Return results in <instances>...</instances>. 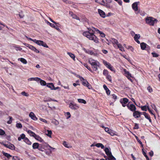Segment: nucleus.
<instances>
[{
    "label": "nucleus",
    "instance_id": "42",
    "mask_svg": "<svg viewBox=\"0 0 160 160\" xmlns=\"http://www.w3.org/2000/svg\"><path fill=\"white\" fill-rule=\"evenodd\" d=\"M52 122L55 125H58L59 124V122L56 119L53 120Z\"/></svg>",
    "mask_w": 160,
    "mask_h": 160
},
{
    "label": "nucleus",
    "instance_id": "23",
    "mask_svg": "<svg viewBox=\"0 0 160 160\" xmlns=\"http://www.w3.org/2000/svg\"><path fill=\"white\" fill-rule=\"evenodd\" d=\"M111 41L112 42L113 46L114 47H116V46H117L118 44H119L117 40L114 38H112L111 39Z\"/></svg>",
    "mask_w": 160,
    "mask_h": 160
},
{
    "label": "nucleus",
    "instance_id": "8",
    "mask_svg": "<svg viewBox=\"0 0 160 160\" xmlns=\"http://www.w3.org/2000/svg\"><path fill=\"white\" fill-rule=\"evenodd\" d=\"M103 63L107 68L110 69L111 71L115 72V70L113 68V67L109 63L104 60H103Z\"/></svg>",
    "mask_w": 160,
    "mask_h": 160
},
{
    "label": "nucleus",
    "instance_id": "29",
    "mask_svg": "<svg viewBox=\"0 0 160 160\" xmlns=\"http://www.w3.org/2000/svg\"><path fill=\"white\" fill-rule=\"evenodd\" d=\"M103 87L104 89L106 90L107 94L108 95H109L110 94V91L108 89L107 87L105 85H103Z\"/></svg>",
    "mask_w": 160,
    "mask_h": 160
},
{
    "label": "nucleus",
    "instance_id": "45",
    "mask_svg": "<svg viewBox=\"0 0 160 160\" xmlns=\"http://www.w3.org/2000/svg\"><path fill=\"white\" fill-rule=\"evenodd\" d=\"M21 94L22 95L26 97H28L29 95V94L28 93L24 91L22 92H21Z\"/></svg>",
    "mask_w": 160,
    "mask_h": 160
},
{
    "label": "nucleus",
    "instance_id": "37",
    "mask_svg": "<svg viewBox=\"0 0 160 160\" xmlns=\"http://www.w3.org/2000/svg\"><path fill=\"white\" fill-rule=\"evenodd\" d=\"M39 144L38 143H34L32 145V148L34 149L38 148L39 147Z\"/></svg>",
    "mask_w": 160,
    "mask_h": 160
},
{
    "label": "nucleus",
    "instance_id": "43",
    "mask_svg": "<svg viewBox=\"0 0 160 160\" xmlns=\"http://www.w3.org/2000/svg\"><path fill=\"white\" fill-rule=\"evenodd\" d=\"M40 84L42 86H45L46 85H47V84L45 81L42 79H41L40 80Z\"/></svg>",
    "mask_w": 160,
    "mask_h": 160
},
{
    "label": "nucleus",
    "instance_id": "12",
    "mask_svg": "<svg viewBox=\"0 0 160 160\" xmlns=\"http://www.w3.org/2000/svg\"><path fill=\"white\" fill-rule=\"evenodd\" d=\"M83 50L87 53L91 55H92L95 56H97L98 54L97 53H95L92 51L90 50H87L85 48H84Z\"/></svg>",
    "mask_w": 160,
    "mask_h": 160
},
{
    "label": "nucleus",
    "instance_id": "60",
    "mask_svg": "<svg viewBox=\"0 0 160 160\" xmlns=\"http://www.w3.org/2000/svg\"><path fill=\"white\" fill-rule=\"evenodd\" d=\"M39 120L41 121H42L44 122L45 123H47L48 122L46 120L43 119L42 118H39Z\"/></svg>",
    "mask_w": 160,
    "mask_h": 160
},
{
    "label": "nucleus",
    "instance_id": "13",
    "mask_svg": "<svg viewBox=\"0 0 160 160\" xmlns=\"http://www.w3.org/2000/svg\"><path fill=\"white\" fill-rule=\"evenodd\" d=\"M142 113L138 111H135L133 113V116L135 118H138L140 117Z\"/></svg>",
    "mask_w": 160,
    "mask_h": 160
},
{
    "label": "nucleus",
    "instance_id": "19",
    "mask_svg": "<svg viewBox=\"0 0 160 160\" xmlns=\"http://www.w3.org/2000/svg\"><path fill=\"white\" fill-rule=\"evenodd\" d=\"M69 15L72 17L73 19H75L77 20L80 21L79 18L76 15L74 14L72 12H70L69 13Z\"/></svg>",
    "mask_w": 160,
    "mask_h": 160
},
{
    "label": "nucleus",
    "instance_id": "46",
    "mask_svg": "<svg viewBox=\"0 0 160 160\" xmlns=\"http://www.w3.org/2000/svg\"><path fill=\"white\" fill-rule=\"evenodd\" d=\"M13 47L17 51H21L22 49V48L16 46H13Z\"/></svg>",
    "mask_w": 160,
    "mask_h": 160
},
{
    "label": "nucleus",
    "instance_id": "51",
    "mask_svg": "<svg viewBox=\"0 0 160 160\" xmlns=\"http://www.w3.org/2000/svg\"><path fill=\"white\" fill-rule=\"evenodd\" d=\"M18 15L20 18H23L24 17V15L22 11L19 12Z\"/></svg>",
    "mask_w": 160,
    "mask_h": 160
},
{
    "label": "nucleus",
    "instance_id": "53",
    "mask_svg": "<svg viewBox=\"0 0 160 160\" xmlns=\"http://www.w3.org/2000/svg\"><path fill=\"white\" fill-rule=\"evenodd\" d=\"M16 126L17 128H22V125L20 123H17L16 124Z\"/></svg>",
    "mask_w": 160,
    "mask_h": 160
},
{
    "label": "nucleus",
    "instance_id": "35",
    "mask_svg": "<svg viewBox=\"0 0 160 160\" xmlns=\"http://www.w3.org/2000/svg\"><path fill=\"white\" fill-rule=\"evenodd\" d=\"M141 108L142 110L145 111H147V109L148 110V108H149V107L146 105L141 106Z\"/></svg>",
    "mask_w": 160,
    "mask_h": 160
},
{
    "label": "nucleus",
    "instance_id": "7",
    "mask_svg": "<svg viewBox=\"0 0 160 160\" xmlns=\"http://www.w3.org/2000/svg\"><path fill=\"white\" fill-rule=\"evenodd\" d=\"M2 144L6 147L12 150H14L15 147L13 144H12L9 142L7 143H2Z\"/></svg>",
    "mask_w": 160,
    "mask_h": 160
},
{
    "label": "nucleus",
    "instance_id": "63",
    "mask_svg": "<svg viewBox=\"0 0 160 160\" xmlns=\"http://www.w3.org/2000/svg\"><path fill=\"white\" fill-rule=\"evenodd\" d=\"M20 136L22 139H23V140H24L25 138H26L25 137V135L24 134H22Z\"/></svg>",
    "mask_w": 160,
    "mask_h": 160
},
{
    "label": "nucleus",
    "instance_id": "36",
    "mask_svg": "<svg viewBox=\"0 0 160 160\" xmlns=\"http://www.w3.org/2000/svg\"><path fill=\"white\" fill-rule=\"evenodd\" d=\"M78 102L80 103L86 104L87 103L86 101L85 100L82 99H78Z\"/></svg>",
    "mask_w": 160,
    "mask_h": 160
},
{
    "label": "nucleus",
    "instance_id": "17",
    "mask_svg": "<svg viewBox=\"0 0 160 160\" xmlns=\"http://www.w3.org/2000/svg\"><path fill=\"white\" fill-rule=\"evenodd\" d=\"M140 38V35L139 34H136L134 37L135 41L138 43H140V41L138 40Z\"/></svg>",
    "mask_w": 160,
    "mask_h": 160
},
{
    "label": "nucleus",
    "instance_id": "4",
    "mask_svg": "<svg viewBox=\"0 0 160 160\" xmlns=\"http://www.w3.org/2000/svg\"><path fill=\"white\" fill-rule=\"evenodd\" d=\"M46 153L48 155H50L52 152L55 148L51 147L48 144H46L44 147Z\"/></svg>",
    "mask_w": 160,
    "mask_h": 160
},
{
    "label": "nucleus",
    "instance_id": "22",
    "mask_svg": "<svg viewBox=\"0 0 160 160\" xmlns=\"http://www.w3.org/2000/svg\"><path fill=\"white\" fill-rule=\"evenodd\" d=\"M98 12L100 15L103 18H104L106 17L105 12L102 10L100 9H98Z\"/></svg>",
    "mask_w": 160,
    "mask_h": 160
},
{
    "label": "nucleus",
    "instance_id": "9",
    "mask_svg": "<svg viewBox=\"0 0 160 160\" xmlns=\"http://www.w3.org/2000/svg\"><path fill=\"white\" fill-rule=\"evenodd\" d=\"M69 107L72 109L77 110L78 109L79 107L76 104L71 102L69 104Z\"/></svg>",
    "mask_w": 160,
    "mask_h": 160
},
{
    "label": "nucleus",
    "instance_id": "15",
    "mask_svg": "<svg viewBox=\"0 0 160 160\" xmlns=\"http://www.w3.org/2000/svg\"><path fill=\"white\" fill-rule=\"evenodd\" d=\"M31 50L33 51L36 53H39L40 52L37 49L34 47L30 45L28 47Z\"/></svg>",
    "mask_w": 160,
    "mask_h": 160
},
{
    "label": "nucleus",
    "instance_id": "59",
    "mask_svg": "<svg viewBox=\"0 0 160 160\" xmlns=\"http://www.w3.org/2000/svg\"><path fill=\"white\" fill-rule=\"evenodd\" d=\"M84 66L88 70H89L90 71H91V72H92V71L91 69L89 67L87 64H84Z\"/></svg>",
    "mask_w": 160,
    "mask_h": 160
},
{
    "label": "nucleus",
    "instance_id": "33",
    "mask_svg": "<svg viewBox=\"0 0 160 160\" xmlns=\"http://www.w3.org/2000/svg\"><path fill=\"white\" fill-rule=\"evenodd\" d=\"M117 46L120 51L122 52L124 51V48L121 44L119 43Z\"/></svg>",
    "mask_w": 160,
    "mask_h": 160
},
{
    "label": "nucleus",
    "instance_id": "21",
    "mask_svg": "<svg viewBox=\"0 0 160 160\" xmlns=\"http://www.w3.org/2000/svg\"><path fill=\"white\" fill-rule=\"evenodd\" d=\"M95 2L99 3L101 5L106 6L107 7H108V6L107 5V3L105 2L103 0H95Z\"/></svg>",
    "mask_w": 160,
    "mask_h": 160
},
{
    "label": "nucleus",
    "instance_id": "64",
    "mask_svg": "<svg viewBox=\"0 0 160 160\" xmlns=\"http://www.w3.org/2000/svg\"><path fill=\"white\" fill-rule=\"evenodd\" d=\"M12 159L13 160H20L19 158L17 156H13Z\"/></svg>",
    "mask_w": 160,
    "mask_h": 160
},
{
    "label": "nucleus",
    "instance_id": "14",
    "mask_svg": "<svg viewBox=\"0 0 160 160\" xmlns=\"http://www.w3.org/2000/svg\"><path fill=\"white\" fill-rule=\"evenodd\" d=\"M29 117L33 120L36 121L38 120V118L36 117L35 114L32 112L30 113L29 115Z\"/></svg>",
    "mask_w": 160,
    "mask_h": 160
},
{
    "label": "nucleus",
    "instance_id": "20",
    "mask_svg": "<svg viewBox=\"0 0 160 160\" xmlns=\"http://www.w3.org/2000/svg\"><path fill=\"white\" fill-rule=\"evenodd\" d=\"M128 108L132 111H134L136 109V108L134 105L132 104L127 106Z\"/></svg>",
    "mask_w": 160,
    "mask_h": 160
},
{
    "label": "nucleus",
    "instance_id": "27",
    "mask_svg": "<svg viewBox=\"0 0 160 160\" xmlns=\"http://www.w3.org/2000/svg\"><path fill=\"white\" fill-rule=\"evenodd\" d=\"M142 114L144 115L145 117L147 119H148L150 122H151L152 121L151 119L149 116L148 115V114L147 113L145 112H142Z\"/></svg>",
    "mask_w": 160,
    "mask_h": 160
},
{
    "label": "nucleus",
    "instance_id": "5",
    "mask_svg": "<svg viewBox=\"0 0 160 160\" xmlns=\"http://www.w3.org/2000/svg\"><path fill=\"white\" fill-rule=\"evenodd\" d=\"M80 81L82 82V85L84 86L87 87L89 89H92V88L91 85L86 80L83 78H80Z\"/></svg>",
    "mask_w": 160,
    "mask_h": 160
},
{
    "label": "nucleus",
    "instance_id": "40",
    "mask_svg": "<svg viewBox=\"0 0 160 160\" xmlns=\"http://www.w3.org/2000/svg\"><path fill=\"white\" fill-rule=\"evenodd\" d=\"M116 132L113 130H111L110 131L108 134H109L111 136H114V135H117V134L115 133Z\"/></svg>",
    "mask_w": 160,
    "mask_h": 160
},
{
    "label": "nucleus",
    "instance_id": "56",
    "mask_svg": "<svg viewBox=\"0 0 160 160\" xmlns=\"http://www.w3.org/2000/svg\"><path fill=\"white\" fill-rule=\"evenodd\" d=\"M9 120L7 122V123L8 124H11L12 122V118L11 117H9Z\"/></svg>",
    "mask_w": 160,
    "mask_h": 160
},
{
    "label": "nucleus",
    "instance_id": "41",
    "mask_svg": "<svg viewBox=\"0 0 160 160\" xmlns=\"http://www.w3.org/2000/svg\"><path fill=\"white\" fill-rule=\"evenodd\" d=\"M65 115L67 119H68L70 118L71 117V114L69 112H65Z\"/></svg>",
    "mask_w": 160,
    "mask_h": 160
},
{
    "label": "nucleus",
    "instance_id": "10",
    "mask_svg": "<svg viewBox=\"0 0 160 160\" xmlns=\"http://www.w3.org/2000/svg\"><path fill=\"white\" fill-rule=\"evenodd\" d=\"M43 132L47 136H48L50 138H52V132L51 130H47L45 129L43 130Z\"/></svg>",
    "mask_w": 160,
    "mask_h": 160
},
{
    "label": "nucleus",
    "instance_id": "24",
    "mask_svg": "<svg viewBox=\"0 0 160 160\" xmlns=\"http://www.w3.org/2000/svg\"><path fill=\"white\" fill-rule=\"evenodd\" d=\"M47 86L48 88H50L52 90L54 89V86L52 83H48L47 84Z\"/></svg>",
    "mask_w": 160,
    "mask_h": 160
},
{
    "label": "nucleus",
    "instance_id": "18",
    "mask_svg": "<svg viewBox=\"0 0 160 160\" xmlns=\"http://www.w3.org/2000/svg\"><path fill=\"white\" fill-rule=\"evenodd\" d=\"M122 70L124 72L125 76L127 77L129 79L131 77V74L129 72L127 71L125 69L123 68Z\"/></svg>",
    "mask_w": 160,
    "mask_h": 160
},
{
    "label": "nucleus",
    "instance_id": "62",
    "mask_svg": "<svg viewBox=\"0 0 160 160\" xmlns=\"http://www.w3.org/2000/svg\"><path fill=\"white\" fill-rule=\"evenodd\" d=\"M41 79L40 78L38 77L34 78V81H36L37 82H39L41 80Z\"/></svg>",
    "mask_w": 160,
    "mask_h": 160
},
{
    "label": "nucleus",
    "instance_id": "30",
    "mask_svg": "<svg viewBox=\"0 0 160 160\" xmlns=\"http://www.w3.org/2000/svg\"><path fill=\"white\" fill-rule=\"evenodd\" d=\"M104 151L106 153V154L109 156L111 154H112L111 152L109 151V149L108 148H106L105 149Z\"/></svg>",
    "mask_w": 160,
    "mask_h": 160
},
{
    "label": "nucleus",
    "instance_id": "6",
    "mask_svg": "<svg viewBox=\"0 0 160 160\" xmlns=\"http://www.w3.org/2000/svg\"><path fill=\"white\" fill-rule=\"evenodd\" d=\"M34 41L35 42V43L38 45L42 46L46 48H48V47L47 45V44L45 42H43L42 41L38 40L36 39V40H34Z\"/></svg>",
    "mask_w": 160,
    "mask_h": 160
},
{
    "label": "nucleus",
    "instance_id": "61",
    "mask_svg": "<svg viewBox=\"0 0 160 160\" xmlns=\"http://www.w3.org/2000/svg\"><path fill=\"white\" fill-rule=\"evenodd\" d=\"M5 134V132L2 129H0V135H3Z\"/></svg>",
    "mask_w": 160,
    "mask_h": 160
},
{
    "label": "nucleus",
    "instance_id": "2",
    "mask_svg": "<svg viewBox=\"0 0 160 160\" xmlns=\"http://www.w3.org/2000/svg\"><path fill=\"white\" fill-rule=\"evenodd\" d=\"M88 62L91 65L93 70L95 71H97L98 68L100 66L99 62L97 61L92 58H89Z\"/></svg>",
    "mask_w": 160,
    "mask_h": 160
},
{
    "label": "nucleus",
    "instance_id": "39",
    "mask_svg": "<svg viewBox=\"0 0 160 160\" xmlns=\"http://www.w3.org/2000/svg\"><path fill=\"white\" fill-rule=\"evenodd\" d=\"M2 153L4 156L6 157L8 159L11 158L12 157V156L11 155H10L9 154H8V153H6L5 152H4L3 151L2 152Z\"/></svg>",
    "mask_w": 160,
    "mask_h": 160
},
{
    "label": "nucleus",
    "instance_id": "28",
    "mask_svg": "<svg viewBox=\"0 0 160 160\" xmlns=\"http://www.w3.org/2000/svg\"><path fill=\"white\" fill-rule=\"evenodd\" d=\"M34 138L40 142H44L43 140L38 135H37Z\"/></svg>",
    "mask_w": 160,
    "mask_h": 160
},
{
    "label": "nucleus",
    "instance_id": "48",
    "mask_svg": "<svg viewBox=\"0 0 160 160\" xmlns=\"http://www.w3.org/2000/svg\"><path fill=\"white\" fill-rule=\"evenodd\" d=\"M109 158L108 160L111 159L112 160H115L116 158L111 154L110 156H108Z\"/></svg>",
    "mask_w": 160,
    "mask_h": 160
},
{
    "label": "nucleus",
    "instance_id": "25",
    "mask_svg": "<svg viewBox=\"0 0 160 160\" xmlns=\"http://www.w3.org/2000/svg\"><path fill=\"white\" fill-rule=\"evenodd\" d=\"M62 144L64 147L67 148H71L70 145L65 141L63 142Z\"/></svg>",
    "mask_w": 160,
    "mask_h": 160
},
{
    "label": "nucleus",
    "instance_id": "32",
    "mask_svg": "<svg viewBox=\"0 0 160 160\" xmlns=\"http://www.w3.org/2000/svg\"><path fill=\"white\" fill-rule=\"evenodd\" d=\"M147 44L144 42L141 43L140 44V46L142 50H145L146 48Z\"/></svg>",
    "mask_w": 160,
    "mask_h": 160
},
{
    "label": "nucleus",
    "instance_id": "50",
    "mask_svg": "<svg viewBox=\"0 0 160 160\" xmlns=\"http://www.w3.org/2000/svg\"><path fill=\"white\" fill-rule=\"evenodd\" d=\"M98 32V33L100 34V36L102 37H104L105 36V34L102 32L100 31L99 30H97Z\"/></svg>",
    "mask_w": 160,
    "mask_h": 160
},
{
    "label": "nucleus",
    "instance_id": "16",
    "mask_svg": "<svg viewBox=\"0 0 160 160\" xmlns=\"http://www.w3.org/2000/svg\"><path fill=\"white\" fill-rule=\"evenodd\" d=\"M138 2H135L132 5V7L133 9L135 11L137 12L138 11Z\"/></svg>",
    "mask_w": 160,
    "mask_h": 160
},
{
    "label": "nucleus",
    "instance_id": "38",
    "mask_svg": "<svg viewBox=\"0 0 160 160\" xmlns=\"http://www.w3.org/2000/svg\"><path fill=\"white\" fill-rule=\"evenodd\" d=\"M95 146L98 148L101 147L102 149L104 148V146L101 143H98L95 145Z\"/></svg>",
    "mask_w": 160,
    "mask_h": 160
},
{
    "label": "nucleus",
    "instance_id": "47",
    "mask_svg": "<svg viewBox=\"0 0 160 160\" xmlns=\"http://www.w3.org/2000/svg\"><path fill=\"white\" fill-rule=\"evenodd\" d=\"M147 90L148 92L150 93H151L153 91V90L152 88L150 86H149L147 88Z\"/></svg>",
    "mask_w": 160,
    "mask_h": 160
},
{
    "label": "nucleus",
    "instance_id": "31",
    "mask_svg": "<svg viewBox=\"0 0 160 160\" xmlns=\"http://www.w3.org/2000/svg\"><path fill=\"white\" fill-rule=\"evenodd\" d=\"M28 132L31 136H32L34 138L35 137L36 135H37L35 133L30 130H29L28 131Z\"/></svg>",
    "mask_w": 160,
    "mask_h": 160
},
{
    "label": "nucleus",
    "instance_id": "11",
    "mask_svg": "<svg viewBox=\"0 0 160 160\" xmlns=\"http://www.w3.org/2000/svg\"><path fill=\"white\" fill-rule=\"evenodd\" d=\"M128 100L127 98H124L120 100V102L122 103L123 107H125L126 106V104L128 102Z\"/></svg>",
    "mask_w": 160,
    "mask_h": 160
},
{
    "label": "nucleus",
    "instance_id": "49",
    "mask_svg": "<svg viewBox=\"0 0 160 160\" xmlns=\"http://www.w3.org/2000/svg\"><path fill=\"white\" fill-rule=\"evenodd\" d=\"M103 74L104 75L107 76L108 75V70L104 69L103 71Z\"/></svg>",
    "mask_w": 160,
    "mask_h": 160
},
{
    "label": "nucleus",
    "instance_id": "1",
    "mask_svg": "<svg viewBox=\"0 0 160 160\" xmlns=\"http://www.w3.org/2000/svg\"><path fill=\"white\" fill-rule=\"evenodd\" d=\"M83 35L86 37L90 40L93 41L96 43L99 42V40L97 37L94 35V32H92L90 29L88 31L85 32L83 33Z\"/></svg>",
    "mask_w": 160,
    "mask_h": 160
},
{
    "label": "nucleus",
    "instance_id": "26",
    "mask_svg": "<svg viewBox=\"0 0 160 160\" xmlns=\"http://www.w3.org/2000/svg\"><path fill=\"white\" fill-rule=\"evenodd\" d=\"M18 61H21L22 63L24 64H26L27 63V60L24 58H20L18 59Z\"/></svg>",
    "mask_w": 160,
    "mask_h": 160
},
{
    "label": "nucleus",
    "instance_id": "3",
    "mask_svg": "<svg viewBox=\"0 0 160 160\" xmlns=\"http://www.w3.org/2000/svg\"><path fill=\"white\" fill-rule=\"evenodd\" d=\"M146 22L147 23L150 25H153L155 23L157 22V20L152 17H149L146 18Z\"/></svg>",
    "mask_w": 160,
    "mask_h": 160
},
{
    "label": "nucleus",
    "instance_id": "58",
    "mask_svg": "<svg viewBox=\"0 0 160 160\" xmlns=\"http://www.w3.org/2000/svg\"><path fill=\"white\" fill-rule=\"evenodd\" d=\"M59 27H58L57 26L55 25L54 27H53V28H54L55 29H56V30H57L59 32H61V30L59 29Z\"/></svg>",
    "mask_w": 160,
    "mask_h": 160
},
{
    "label": "nucleus",
    "instance_id": "54",
    "mask_svg": "<svg viewBox=\"0 0 160 160\" xmlns=\"http://www.w3.org/2000/svg\"><path fill=\"white\" fill-rule=\"evenodd\" d=\"M152 54L153 57H157L159 56L158 54L154 52H152Z\"/></svg>",
    "mask_w": 160,
    "mask_h": 160
},
{
    "label": "nucleus",
    "instance_id": "55",
    "mask_svg": "<svg viewBox=\"0 0 160 160\" xmlns=\"http://www.w3.org/2000/svg\"><path fill=\"white\" fill-rule=\"evenodd\" d=\"M106 78L109 81L111 82L112 78L111 76L110 75H108L106 76Z\"/></svg>",
    "mask_w": 160,
    "mask_h": 160
},
{
    "label": "nucleus",
    "instance_id": "34",
    "mask_svg": "<svg viewBox=\"0 0 160 160\" xmlns=\"http://www.w3.org/2000/svg\"><path fill=\"white\" fill-rule=\"evenodd\" d=\"M67 54L71 58H72L73 59V60H74V61H75V57L74 54H73V53H72L71 52H68L67 53Z\"/></svg>",
    "mask_w": 160,
    "mask_h": 160
},
{
    "label": "nucleus",
    "instance_id": "44",
    "mask_svg": "<svg viewBox=\"0 0 160 160\" xmlns=\"http://www.w3.org/2000/svg\"><path fill=\"white\" fill-rule=\"evenodd\" d=\"M24 141L26 143H27V144H28L29 145H31L32 143L27 138L24 139Z\"/></svg>",
    "mask_w": 160,
    "mask_h": 160
},
{
    "label": "nucleus",
    "instance_id": "52",
    "mask_svg": "<svg viewBox=\"0 0 160 160\" xmlns=\"http://www.w3.org/2000/svg\"><path fill=\"white\" fill-rule=\"evenodd\" d=\"M46 22L48 24H49L51 27H52V28L54 27V24L49 22L48 21H46Z\"/></svg>",
    "mask_w": 160,
    "mask_h": 160
},
{
    "label": "nucleus",
    "instance_id": "57",
    "mask_svg": "<svg viewBox=\"0 0 160 160\" xmlns=\"http://www.w3.org/2000/svg\"><path fill=\"white\" fill-rule=\"evenodd\" d=\"M111 129H109L108 128L106 127V128H105V131L106 132H107L108 133H109L111 131Z\"/></svg>",
    "mask_w": 160,
    "mask_h": 160
}]
</instances>
